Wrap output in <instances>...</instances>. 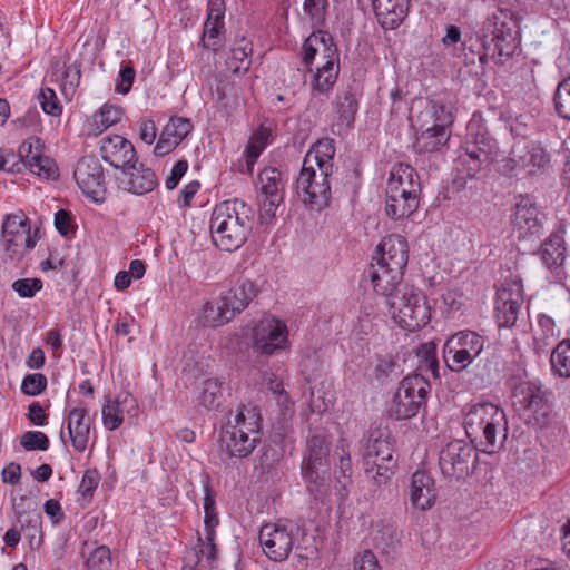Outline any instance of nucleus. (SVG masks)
Returning <instances> with one entry per match:
<instances>
[{
    "label": "nucleus",
    "mask_w": 570,
    "mask_h": 570,
    "mask_svg": "<svg viewBox=\"0 0 570 570\" xmlns=\"http://www.w3.org/2000/svg\"><path fill=\"white\" fill-rule=\"evenodd\" d=\"M255 212L238 198L217 204L212 213L210 234L222 250L233 252L242 247L252 233Z\"/></svg>",
    "instance_id": "obj_1"
},
{
    "label": "nucleus",
    "mask_w": 570,
    "mask_h": 570,
    "mask_svg": "<svg viewBox=\"0 0 570 570\" xmlns=\"http://www.w3.org/2000/svg\"><path fill=\"white\" fill-rule=\"evenodd\" d=\"M466 435L488 454L499 451L508 438L509 425L503 409L493 403L473 405L463 421Z\"/></svg>",
    "instance_id": "obj_2"
},
{
    "label": "nucleus",
    "mask_w": 570,
    "mask_h": 570,
    "mask_svg": "<svg viewBox=\"0 0 570 570\" xmlns=\"http://www.w3.org/2000/svg\"><path fill=\"white\" fill-rule=\"evenodd\" d=\"M261 413L254 406H242L234 420L220 430L219 442L227 458H247L259 442Z\"/></svg>",
    "instance_id": "obj_3"
},
{
    "label": "nucleus",
    "mask_w": 570,
    "mask_h": 570,
    "mask_svg": "<svg viewBox=\"0 0 570 570\" xmlns=\"http://www.w3.org/2000/svg\"><path fill=\"white\" fill-rule=\"evenodd\" d=\"M498 151L497 140L488 129L478 122H470L466 141L455 159V169L462 178H475L490 169Z\"/></svg>",
    "instance_id": "obj_4"
},
{
    "label": "nucleus",
    "mask_w": 570,
    "mask_h": 570,
    "mask_svg": "<svg viewBox=\"0 0 570 570\" xmlns=\"http://www.w3.org/2000/svg\"><path fill=\"white\" fill-rule=\"evenodd\" d=\"M416 121L422 130L416 136L414 149L419 154H428L440 150L448 142L450 127L454 116L449 106L443 101L431 99L426 108L416 116Z\"/></svg>",
    "instance_id": "obj_5"
},
{
    "label": "nucleus",
    "mask_w": 570,
    "mask_h": 570,
    "mask_svg": "<svg viewBox=\"0 0 570 570\" xmlns=\"http://www.w3.org/2000/svg\"><path fill=\"white\" fill-rule=\"evenodd\" d=\"M513 404L527 425L546 428L553 414L552 392L537 382L521 383L514 391Z\"/></svg>",
    "instance_id": "obj_6"
},
{
    "label": "nucleus",
    "mask_w": 570,
    "mask_h": 570,
    "mask_svg": "<svg viewBox=\"0 0 570 570\" xmlns=\"http://www.w3.org/2000/svg\"><path fill=\"white\" fill-rule=\"evenodd\" d=\"M395 323L409 332L419 331L431 321V307L423 291L403 285L389 301Z\"/></svg>",
    "instance_id": "obj_7"
},
{
    "label": "nucleus",
    "mask_w": 570,
    "mask_h": 570,
    "mask_svg": "<svg viewBox=\"0 0 570 570\" xmlns=\"http://www.w3.org/2000/svg\"><path fill=\"white\" fill-rule=\"evenodd\" d=\"M330 440L324 432H315L307 438L302 462V475L311 494L317 498L330 481Z\"/></svg>",
    "instance_id": "obj_8"
},
{
    "label": "nucleus",
    "mask_w": 570,
    "mask_h": 570,
    "mask_svg": "<svg viewBox=\"0 0 570 570\" xmlns=\"http://www.w3.org/2000/svg\"><path fill=\"white\" fill-rule=\"evenodd\" d=\"M430 391L431 384L424 376L415 374L404 377L393 396L390 416L395 420L414 417L425 405Z\"/></svg>",
    "instance_id": "obj_9"
},
{
    "label": "nucleus",
    "mask_w": 570,
    "mask_h": 570,
    "mask_svg": "<svg viewBox=\"0 0 570 570\" xmlns=\"http://www.w3.org/2000/svg\"><path fill=\"white\" fill-rule=\"evenodd\" d=\"M333 171L316 169L311 155H306L296 179V193L302 202L312 208L322 209L331 199L330 177Z\"/></svg>",
    "instance_id": "obj_10"
},
{
    "label": "nucleus",
    "mask_w": 570,
    "mask_h": 570,
    "mask_svg": "<svg viewBox=\"0 0 570 570\" xmlns=\"http://www.w3.org/2000/svg\"><path fill=\"white\" fill-rule=\"evenodd\" d=\"M485 338L470 330L452 334L444 344L443 358L452 372L465 370L484 350Z\"/></svg>",
    "instance_id": "obj_11"
},
{
    "label": "nucleus",
    "mask_w": 570,
    "mask_h": 570,
    "mask_svg": "<svg viewBox=\"0 0 570 570\" xmlns=\"http://www.w3.org/2000/svg\"><path fill=\"white\" fill-rule=\"evenodd\" d=\"M484 30L492 35L498 62L503 63L520 47V28L514 14L509 10H499L484 21Z\"/></svg>",
    "instance_id": "obj_12"
},
{
    "label": "nucleus",
    "mask_w": 570,
    "mask_h": 570,
    "mask_svg": "<svg viewBox=\"0 0 570 570\" xmlns=\"http://www.w3.org/2000/svg\"><path fill=\"white\" fill-rule=\"evenodd\" d=\"M476 463V448L464 440H452L440 451L439 466L448 479H464L473 472Z\"/></svg>",
    "instance_id": "obj_13"
},
{
    "label": "nucleus",
    "mask_w": 570,
    "mask_h": 570,
    "mask_svg": "<svg viewBox=\"0 0 570 570\" xmlns=\"http://www.w3.org/2000/svg\"><path fill=\"white\" fill-rule=\"evenodd\" d=\"M550 165V155L546 148L537 141L515 142L504 161L505 174H513L518 169H529L530 174L544 170Z\"/></svg>",
    "instance_id": "obj_14"
},
{
    "label": "nucleus",
    "mask_w": 570,
    "mask_h": 570,
    "mask_svg": "<svg viewBox=\"0 0 570 570\" xmlns=\"http://www.w3.org/2000/svg\"><path fill=\"white\" fill-rule=\"evenodd\" d=\"M294 524L267 523L258 533L259 543L265 556L275 562L285 561L294 547V532H298Z\"/></svg>",
    "instance_id": "obj_15"
},
{
    "label": "nucleus",
    "mask_w": 570,
    "mask_h": 570,
    "mask_svg": "<svg viewBox=\"0 0 570 570\" xmlns=\"http://www.w3.org/2000/svg\"><path fill=\"white\" fill-rule=\"evenodd\" d=\"M73 176L79 188L95 203L101 204L106 200L105 171L95 156L82 157L77 164Z\"/></svg>",
    "instance_id": "obj_16"
},
{
    "label": "nucleus",
    "mask_w": 570,
    "mask_h": 570,
    "mask_svg": "<svg viewBox=\"0 0 570 570\" xmlns=\"http://www.w3.org/2000/svg\"><path fill=\"white\" fill-rule=\"evenodd\" d=\"M252 341L254 352L272 355L283 350L287 342V326L282 321L265 316L253 328Z\"/></svg>",
    "instance_id": "obj_17"
},
{
    "label": "nucleus",
    "mask_w": 570,
    "mask_h": 570,
    "mask_svg": "<svg viewBox=\"0 0 570 570\" xmlns=\"http://www.w3.org/2000/svg\"><path fill=\"white\" fill-rule=\"evenodd\" d=\"M2 244L12 258L21 248L32 249L37 239L31 235L28 217L23 213L7 215L2 223Z\"/></svg>",
    "instance_id": "obj_18"
},
{
    "label": "nucleus",
    "mask_w": 570,
    "mask_h": 570,
    "mask_svg": "<svg viewBox=\"0 0 570 570\" xmlns=\"http://www.w3.org/2000/svg\"><path fill=\"white\" fill-rule=\"evenodd\" d=\"M115 179L119 189L136 196L147 195L159 186L155 170L139 159L116 175Z\"/></svg>",
    "instance_id": "obj_19"
},
{
    "label": "nucleus",
    "mask_w": 570,
    "mask_h": 570,
    "mask_svg": "<svg viewBox=\"0 0 570 570\" xmlns=\"http://www.w3.org/2000/svg\"><path fill=\"white\" fill-rule=\"evenodd\" d=\"M43 148L40 138L31 137L19 146V159L32 174L46 179H56L59 176L58 167L52 158L43 155Z\"/></svg>",
    "instance_id": "obj_20"
},
{
    "label": "nucleus",
    "mask_w": 570,
    "mask_h": 570,
    "mask_svg": "<svg viewBox=\"0 0 570 570\" xmlns=\"http://www.w3.org/2000/svg\"><path fill=\"white\" fill-rule=\"evenodd\" d=\"M99 150L101 158L119 171L138 160L132 142L120 135L104 137Z\"/></svg>",
    "instance_id": "obj_21"
},
{
    "label": "nucleus",
    "mask_w": 570,
    "mask_h": 570,
    "mask_svg": "<svg viewBox=\"0 0 570 570\" xmlns=\"http://www.w3.org/2000/svg\"><path fill=\"white\" fill-rule=\"evenodd\" d=\"M404 275V271L397 268L394 272L393 266H387L385 263L377 259L376 264H371L363 274V277L368 278L373 289L382 295L389 297V301L392 298L399 289L402 288L404 284H402V278Z\"/></svg>",
    "instance_id": "obj_22"
},
{
    "label": "nucleus",
    "mask_w": 570,
    "mask_h": 570,
    "mask_svg": "<svg viewBox=\"0 0 570 570\" xmlns=\"http://www.w3.org/2000/svg\"><path fill=\"white\" fill-rule=\"evenodd\" d=\"M379 24L384 30H395L406 19L411 0H372Z\"/></svg>",
    "instance_id": "obj_23"
},
{
    "label": "nucleus",
    "mask_w": 570,
    "mask_h": 570,
    "mask_svg": "<svg viewBox=\"0 0 570 570\" xmlns=\"http://www.w3.org/2000/svg\"><path fill=\"white\" fill-rule=\"evenodd\" d=\"M258 292L259 288L253 281L239 277L220 299L225 308L230 312L229 315L234 318L249 305Z\"/></svg>",
    "instance_id": "obj_24"
},
{
    "label": "nucleus",
    "mask_w": 570,
    "mask_h": 570,
    "mask_svg": "<svg viewBox=\"0 0 570 570\" xmlns=\"http://www.w3.org/2000/svg\"><path fill=\"white\" fill-rule=\"evenodd\" d=\"M379 261L387 266L405 271L409 261V247L405 237L391 234L385 236L377 246Z\"/></svg>",
    "instance_id": "obj_25"
},
{
    "label": "nucleus",
    "mask_w": 570,
    "mask_h": 570,
    "mask_svg": "<svg viewBox=\"0 0 570 570\" xmlns=\"http://www.w3.org/2000/svg\"><path fill=\"white\" fill-rule=\"evenodd\" d=\"M410 502L414 509L425 511L432 508L436 499L433 478L424 471H416L409 488Z\"/></svg>",
    "instance_id": "obj_26"
},
{
    "label": "nucleus",
    "mask_w": 570,
    "mask_h": 570,
    "mask_svg": "<svg viewBox=\"0 0 570 570\" xmlns=\"http://www.w3.org/2000/svg\"><path fill=\"white\" fill-rule=\"evenodd\" d=\"M513 225L522 238L539 237L542 232V222L538 208L529 198H521L515 205Z\"/></svg>",
    "instance_id": "obj_27"
},
{
    "label": "nucleus",
    "mask_w": 570,
    "mask_h": 570,
    "mask_svg": "<svg viewBox=\"0 0 570 570\" xmlns=\"http://www.w3.org/2000/svg\"><path fill=\"white\" fill-rule=\"evenodd\" d=\"M386 188H396L409 198L420 199L422 186L416 170L407 164L399 163L392 167Z\"/></svg>",
    "instance_id": "obj_28"
},
{
    "label": "nucleus",
    "mask_w": 570,
    "mask_h": 570,
    "mask_svg": "<svg viewBox=\"0 0 570 570\" xmlns=\"http://www.w3.org/2000/svg\"><path fill=\"white\" fill-rule=\"evenodd\" d=\"M66 421L73 449L79 453L85 452L88 445L91 425L87 409L81 406L71 409L68 412Z\"/></svg>",
    "instance_id": "obj_29"
},
{
    "label": "nucleus",
    "mask_w": 570,
    "mask_h": 570,
    "mask_svg": "<svg viewBox=\"0 0 570 570\" xmlns=\"http://www.w3.org/2000/svg\"><path fill=\"white\" fill-rule=\"evenodd\" d=\"M363 465L370 469L375 465L379 456H394V449L387 429H374L370 432L363 446Z\"/></svg>",
    "instance_id": "obj_30"
},
{
    "label": "nucleus",
    "mask_w": 570,
    "mask_h": 570,
    "mask_svg": "<svg viewBox=\"0 0 570 570\" xmlns=\"http://www.w3.org/2000/svg\"><path fill=\"white\" fill-rule=\"evenodd\" d=\"M522 307V299L519 295L513 296L511 291L501 288L497 292L494 316L500 328L512 327Z\"/></svg>",
    "instance_id": "obj_31"
},
{
    "label": "nucleus",
    "mask_w": 570,
    "mask_h": 570,
    "mask_svg": "<svg viewBox=\"0 0 570 570\" xmlns=\"http://www.w3.org/2000/svg\"><path fill=\"white\" fill-rule=\"evenodd\" d=\"M328 55L325 63L317 68L316 73L314 75V81L312 83V89L315 92L328 95L335 85L340 67H338V53L336 47L331 43V47L327 48Z\"/></svg>",
    "instance_id": "obj_32"
},
{
    "label": "nucleus",
    "mask_w": 570,
    "mask_h": 570,
    "mask_svg": "<svg viewBox=\"0 0 570 570\" xmlns=\"http://www.w3.org/2000/svg\"><path fill=\"white\" fill-rule=\"evenodd\" d=\"M385 204L386 215L396 220L410 217L414 212H416L420 199L413 197L409 198L407 195L399 193L396 188H386Z\"/></svg>",
    "instance_id": "obj_33"
},
{
    "label": "nucleus",
    "mask_w": 570,
    "mask_h": 570,
    "mask_svg": "<svg viewBox=\"0 0 570 570\" xmlns=\"http://www.w3.org/2000/svg\"><path fill=\"white\" fill-rule=\"evenodd\" d=\"M130 404L131 407L136 406V400L129 392L119 394L115 400L107 399V403L102 406V423L104 426L114 431L118 429L124 422L122 405Z\"/></svg>",
    "instance_id": "obj_34"
},
{
    "label": "nucleus",
    "mask_w": 570,
    "mask_h": 570,
    "mask_svg": "<svg viewBox=\"0 0 570 570\" xmlns=\"http://www.w3.org/2000/svg\"><path fill=\"white\" fill-rule=\"evenodd\" d=\"M566 243L560 233H552L541 245L540 257L549 268H558L566 261Z\"/></svg>",
    "instance_id": "obj_35"
},
{
    "label": "nucleus",
    "mask_w": 570,
    "mask_h": 570,
    "mask_svg": "<svg viewBox=\"0 0 570 570\" xmlns=\"http://www.w3.org/2000/svg\"><path fill=\"white\" fill-rule=\"evenodd\" d=\"M538 327L533 335V351L537 355L547 353L550 346L560 336V331L556 328L552 317L540 314L538 315Z\"/></svg>",
    "instance_id": "obj_36"
},
{
    "label": "nucleus",
    "mask_w": 570,
    "mask_h": 570,
    "mask_svg": "<svg viewBox=\"0 0 570 570\" xmlns=\"http://www.w3.org/2000/svg\"><path fill=\"white\" fill-rule=\"evenodd\" d=\"M333 462L335 478L342 484V488L346 489L347 484L351 483L353 468L350 446L343 439L338 441L335 448Z\"/></svg>",
    "instance_id": "obj_37"
},
{
    "label": "nucleus",
    "mask_w": 570,
    "mask_h": 570,
    "mask_svg": "<svg viewBox=\"0 0 570 570\" xmlns=\"http://www.w3.org/2000/svg\"><path fill=\"white\" fill-rule=\"evenodd\" d=\"M403 363L397 354L377 355L373 375L381 383L396 380L404 372Z\"/></svg>",
    "instance_id": "obj_38"
},
{
    "label": "nucleus",
    "mask_w": 570,
    "mask_h": 570,
    "mask_svg": "<svg viewBox=\"0 0 570 570\" xmlns=\"http://www.w3.org/2000/svg\"><path fill=\"white\" fill-rule=\"evenodd\" d=\"M358 101L356 94L353 92L351 87L338 91L335 100V110L341 124L351 127L355 120L357 112Z\"/></svg>",
    "instance_id": "obj_39"
},
{
    "label": "nucleus",
    "mask_w": 570,
    "mask_h": 570,
    "mask_svg": "<svg viewBox=\"0 0 570 570\" xmlns=\"http://www.w3.org/2000/svg\"><path fill=\"white\" fill-rule=\"evenodd\" d=\"M223 384L224 382L219 379L205 380L197 397L198 406L208 411L217 410L224 401Z\"/></svg>",
    "instance_id": "obj_40"
},
{
    "label": "nucleus",
    "mask_w": 570,
    "mask_h": 570,
    "mask_svg": "<svg viewBox=\"0 0 570 570\" xmlns=\"http://www.w3.org/2000/svg\"><path fill=\"white\" fill-rule=\"evenodd\" d=\"M264 197L274 200L284 199V184L281 171L275 167L263 169L258 175Z\"/></svg>",
    "instance_id": "obj_41"
},
{
    "label": "nucleus",
    "mask_w": 570,
    "mask_h": 570,
    "mask_svg": "<svg viewBox=\"0 0 570 570\" xmlns=\"http://www.w3.org/2000/svg\"><path fill=\"white\" fill-rule=\"evenodd\" d=\"M552 373L561 379H570V338H563L551 351Z\"/></svg>",
    "instance_id": "obj_42"
},
{
    "label": "nucleus",
    "mask_w": 570,
    "mask_h": 570,
    "mask_svg": "<svg viewBox=\"0 0 570 570\" xmlns=\"http://www.w3.org/2000/svg\"><path fill=\"white\" fill-rule=\"evenodd\" d=\"M306 155H311L313 166L316 165L318 169L333 171V158L335 155L333 139L323 138L317 140Z\"/></svg>",
    "instance_id": "obj_43"
},
{
    "label": "nucleus",
    "mask_w": 570,
    "mask_h": 570,
    "mask_svg": "<svg viewBox=\"0 0 570 570\" xmlns=\"http://www.w3.org/2000/svg\"><path fill=\"white\" fill-rule=\"evenodd\" d=\"M253 52L252 42L243 38L238 46L234 47L230 51L226 65L233 73L246 72L250 67V55Z\"/></svg>",
    "instance_id": "obj_44"
},
{
    "label": "nucleus",
    "mask_w": 570,
    "mask_h": 570,
    "mask_svg": "<svg viewBox=\"0 0 570 570\" xmlns=\"http://www.w3.org/2000/svg\"><path fill=\"white\" fill-rule=\"evenodd\" d=\"M363 466L365 474L377 485H381L386 483L394 475L397 460L394 456H379L372 469H370L368 465Z\"/></svg>",
    "instance_id": "obj_45"
},
{
    "label": "nucleus",
    "mask_w": 570,
    "mask_h": 570,
    "mask_svg": "<svg viewBox=\"0 0 570 570\" xmlns=\"http://www.w3.org/2000/svg\"><path fill=\"white\" fill-rule=\"evenodd\" d=\"M122 109L112 105L105 104L94 116L91 122V134L100 135L110 126L120 121Z\"/></svg>",
    "instance_id": "obj_46"
},
{
    "label": "nucleus",
    "mask_w": 570,
    "mask_h": 570,
    "mask_svg": "<svg viewBox=\"0 0 570 570\" xmlns=\"http://www.w3.org/2000/svg\"><path fill=\"white\" fill-rule=\"evenodd\" d=\"M229 313L230 312L225 308L222 299L218 303L207 302L203 306V324L213 327L224 325L233 320Z\"/></svg>",
    "instance_id": "obj_47"
},
{
    "label": "nucleus",
    "mask_w": 570,
    "mask_h": 570,
    "mask_svg": "<svg viewBox=\"0 0 570 570\" xmlns=\"http://www.w3.org/2000/svg\"><path fill=\"white\" fill-rule=\"evenodd\" d=\"M553 105L557 115L570 121V76L558 85L553 96Z\"/></svg>",
    "instance_id": "obj_48"
},
{
    "label": "nucleus",
    "mask_w": 570,
    "mask_h": 570,
    "mask_svg": "<svg viewBox=\"0 0 570 570\" xmlns=\"http://www.w3.org/2000/svg\"><path fill=\"white\" fill-rule=\"evenodd\" d=\"M475 42H480L478 57L481 65H485L489 58L498 60V52L494 50L492 35L488 30H484V23L482 28L475 32Z\"/></svg>",
    "instance_id": "obj_49"
},
{
    "label": "nucleus",
    "mask_w": 570,
    "mask_h": 570,
    "mask_svg": "<svg viewBox=\"0 0 570 570\" xmlns=\"http://www.w3.org/2000/svg\"><path fill=\"white\" fill-rule=\"evenodd\" d=\"M224 29L223 24L205 22L204 31L202 36V45L206 49H210L213 51H218L223 47V37L222 31Z\"/></svg>",
    "instance_id": "obj_50"
},
{
    "label": "nucleus",
    "mask_w": 570,
    "mask_h": 570,
    "mask_svg": "<svg viewBox=\"0 0 570 570\" xmlns=\"http://www.w3.org/2000/svg\"><path fill=\"white\" fill-rule=\"evenodd\" d=\"M191 129L193 124L189 119L183 117H173L163 128V131H165V136L173 137L180 144L183 139L188 136Z\"/></svg>",
    "instance_id": "obj_51"
},
{
    "label": "nucleus",
    "mask_w": 570,
    "mask_h": 570,
    "mask_svg": "<svg viewBox=\"0 0 570 570\" xmlns=\"http://www.w3.org/2000/svg\"><path fill=\"white\" fill-rule=\"evenodd\" d=\"M87 570H110L111 552L107 546L97 547L86 561Z\"/></svg>",
    "instance_id": "obj_52"
},
{
    "label": "nucleus",
    "mask_w": 570,
    "mask_h": 570,
    "mask_svg": "<svg viewBox=\"0 0 570 570\" xmlns=\"http://www.w3.org/2000/svg\"><path fill=\"white\" fill-rule=\"evenodd\" d=\"M204 528L217 527L219 519L215 508V492L207 482L204 484Z\"/></svg>",
    "instance_id": "obj_53"
},
{
    "label": "nucleus",
    "mask_w": 570,
    "mask_h": 570,
    "mask_svg": "<svg viewBox=\"0 0 570 570\" xmlns=\"http://www.w3.org/2000/svg\"><path fill=\"white\" fill-rule=\"evenodd\" d=\"M20 444L27 451H47L50 446V441L41 431H28L22 434Z\"/></svg>",
    "instance_id": "obj_54"
},
{
    "label": "nucleus",
    "mask_w": 570,
    "mask_h": 570,
    "mask_svg": "<svg viewBox=\"0 0 570 570\" xmlns=\"http://www.w3.org/2000/svg\"><path fill=\"white\" fill-rule=\"evenodd\" d=\"M39 104L42 110L51 116H59L62 111V106L53 89L46 87L41 88L38 95Z\"/></svg>",
    "instance_id": "obj_55"
},
{
    "label": "nucleus",
    "mask_w": 570,
    "mask_h": 570,
    "mask_svg": "<svg viewBox=\"0 0 570 570\" xmlns=\"http://www.w3.org/2000/svg\"><path fill=\"white\" fill-rule=\"evenodd\" d=\"M47 387V377L42 373H33L24 376L21 383V391L29 396L41 394Z\"/></svg>",
    "instance_id": "obj_56"
},
{
    "label": "nucleus",
    "mask_w": 570,
    "mask_h": 570,
    "mask_svg": "<svg viewBox=\"0 0 570 570\" xmlns=\"http://www.w3.org/2000/svg\"><path fill=\"white\" fill-rule=\"evenodd\" d=\"M43 284L40 278H20L12 283V289L22 298H31L39 291H41Z\"/></svg>",
    "instance_id": "obj_57"
},
{
    "label": "nucleus",
    "mask_w": 570,
    "mask_h": 570,
    "mask_svg": "<svg viewBox=\"0 0 570 570\" xmlns=\"http://www.w3.org/2000/svg\"><path fill=\"white\" fill-rule=\"evenodd\" d=\"M317 45H322L324 48L325 57L327 58L328 51L327 48L331 47L326 45L325 36H311L307 38L303 45V61L305 65H311L318 51Z\"/></svg>",
    "instance_id": "obj_58"
},
{
    "label": "nucleus",
    "mask_w": 570,
    "mask_h": 570,
    "mask_svg": "<svg viewBox=\"0 0 570 570\" xmlns=\"http://www.w3.org/2000/svg\"><path fill=\"white\" fill-rule=\"evenodd\" d=\"M216 527L205 528V542L202 537H198V542L200 543L199 552L202 554H206V558L209 562H214L218 558V549L215 542L216 539Z\"/></svg>",
    "instance_id": "obj_59"
},
{
    "label": "nucleus",
    "mask_w": 570,
    "mask_h": 570,
    "mask_svg": "<svg viewBox=\"0 0 570 570\" xmlns=\"http://www.w3.org/2000/svg\"><path fill=\"white\" fill-rule=\"evenodd\" d=\"M16 518L22 529L28 528L38 531L42 525L41 513L36 508L32 510L16 509Z\"/></svg>",
    "instance_id": "obj_60"
},
{
    "label": "nucleus",
    "mask_w": 570,
    "mask_h": 570,
    "mask_svg": "<svg viewBox=\"0 0 570 570\" xmlns=\"http://www.w3.org/2000/svg\"><path fill=\"white\" fill-rule=\"evenodd\" d=\"M101 476L97 469H88L79 485V492L85 499H91L100 483Z\"/></svg>",
    "instance_id": "obj_61"
},
{
    "label": "nucleus",
    "mask_w": 570,
    "mask_h": 570,
    "mask_svg": "<svg viewBox=\"0 0 570 570\" xmlns=\"http://www.w3.org/2000/svg\"><path fill=\"white\" fill-rule=\"evenodd\" d=\"M327 0H305L304 12L315 22H322L325 18Z\"/></svg>",
    "instance_id": "obj_62"
},
{
    "label": "nucleus",
    "mask_w": 570,
    "mask_h": 570,
    "mask_svg": "<svg viewBox=\"0 0 570 570\" xmlns=\"http://www.w3.org/2000/svg\"><path fill=\"white\" fill-rule=\"evenodd\" d=\"M200 188V183L198 180H191L187 185L180 189L179 195L177 197V204L180 208H186L191 205V200L195 195L198 193Z\"/></svg>",
    "instance_id": "obj_63"
},
{
    "label": "nucleus",
    "mask_w": 570,
    "mask_h": 570,
    "mask_svg": "<svg viewBox=\"0 0 570 570\" xmlns=\"http://www.w3.org/2000/svg\"><path fill=\"white\" fill-rule=\"evenodd\" d=\"M188 169V161L186 159L178 160L173 169L170 175L165 180V186L167 189L173 190L179 184L181 177L186 174Z\"/></svg>",
    "instance_id": "obj_64"
}]
</instances>
